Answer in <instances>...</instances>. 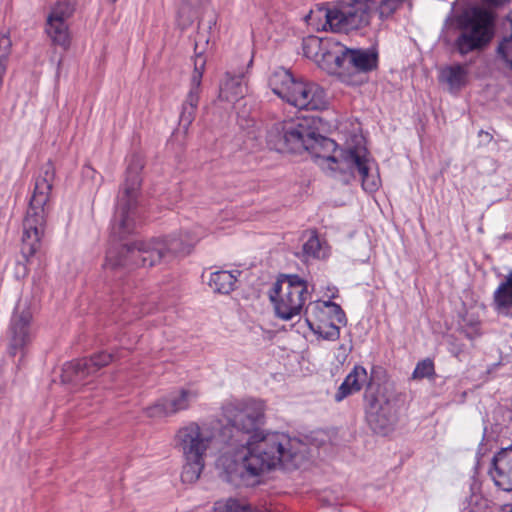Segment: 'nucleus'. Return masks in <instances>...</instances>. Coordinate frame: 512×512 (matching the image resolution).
<instances>
[{
	"label": "nucleus",
	"instance_id": "6",
	"mask_svg": "<svg viewBox=\"0 0 512 512\" xmlns=\"http://www.w3.org/2000/svg\"><path fill=\"white\" fill-rule=\"evenodd\" d=\"M459 33L454 49L461 56L479 54L484 51L496 32V15L483 7H472L464 11L457 20Z\"/></svg>",
	"mask_w": 512,
	"mask_h": 512
},
{
	"label": "nucleus",
	"instance_id": "36",
	"mask_svg": "<svg viewBox=\"0 0 512 512\" xmlns=\"http://www.w3.org/2000/svg\"><path fill=\"white\" fill-rule=\"evenodd\" d=\"M192 21H193V19L189 17L187 20H185V21L183 22V26H187V25L191 24V23H192Z\"/></svg>",
	"mask_w": 512,
	"mask_h": 512
},
{
	"label": "nucleus",
	"instance_id": "17",
	"mask_svg": "<svg viewBox=\"0 0 512 512\" xmlns=\"http://www.w3.org/2000/svg\"><path fill=\"white\" fill-rule=\"evenodd\" d=\"M205 66V59L198 55L195 60V68L191 75L190 89L182 105L180 125L187 130L194 121L201 92V81Z\"/></svg>",
	"mask_w": 512,
	"mask_h": 512
},
{
	"label": "nucleus",
	"instance_id": "21",
	"mask_svg": "<svg viewBox=\"0 0 512 512\" xmlns=\"http://www.w3.org/2000/svg\"><path fill=\"white\" fill-rule=\"evenodd\" d=\"M490 475L496 486L512 491V446L502 448L493 456Z\"/></svg>",
	"mask_w": 512,
	"mask_h": 512
},
{
	"label": "nucleus",
	"instance_id": "15",
	"mask_svg": "<svg viewBox=\"0 0 512 512\" xmlns=\"http://www.w3.org/2000/svg\"><path fill=\"white\" fill-rule=\"evenodd\" d=\"M75 12V3L71 0L55 2L47 15L45 32L54 45L68 48L70 33L68 20Z\"/></svg>",
	"mask_w": 512,
	"mask_h": 512
},
{
	"label": "nucleus",
	"instance_id": "25",
	"mask_svg": "<svg viewBox=\"0 0 512 512\" xmlns=\"http://www.w3.org/2000/svg\"><path fill=\"white\" fill-rule=\"evenodd\" d=\"M307 239L302 246L303 257L308 259H324L329 254V247L325 241H322L317 232L307 231L304 235Z\"/></svg>",
	"mask_w": 512,
	"mask_h": 512
},
{
	"label": "nucleus",
	"instance_id": "10",
	"mask_svg": "<svg viewBox=\"0 0 512 512\" xmlns=\"http://www.w3.org/2000/svg\"><path fill=\"white\" fill-rule=\"evenodd\" d=\"M306 282L297 275L278 280L269 293L276 316L284 321L300 315L307 300Z\"/></svg>",
	"mask_w": 512,
	"mask_h": 512
},
{
	"label": "nucleus",
	"instance_id": "26",
	"mask_svg": "<svg viewBox=\"0 0 512 512\" xmlns=\"http://www.w3.org/2000/svg\"><path fill=\"white\" fill-rule=\"evenodd\" d=\"M494 304L499 313L508 314L512 308V270L494 292Z\"/></svg>",
	"mask_w": 512,
	"mask_h": 512
},
{
	"label": "nucleus",
	"instance_id": "11",
	"mask_svg": "<svg viewBox=\"0 0 512 512\" xmlns=\"http://www.w3.org/2000/svg\"><path fill=\"white\" fill-rule=\"evenodd\" d=\"M224 415L231 425L226 430L232 432L234 429L236 433L229 437L228 445L236 438L247 439L259 433L258 429L264 422V403L254 399L230 402L224 407Z\"/></svg>",
	"mask_w": 512,
	"mask_h": 512
},
{
	"label": "nucleus",
	"instance_id": "32",
	"mask_svg": "<svg viewBox=\"0 0 512 512\" xmlns=\"http://www.w3.org/2000/svg\"><path fill=\"white\" fill-rule=\"evenodd\" d=\"M404 0H379L377 11L382 19L389 18L403 4ZM377 3V0L376 2Z\"/></svg>",
	"mask_w": 512,
	"mask_h": 512
},
{
	"label": "nucleus",
	"instance_id": "14",
	"mask_svg": "<svg viewBox=\"0 0 512 512\" xmlns=\"http://www.w3.org/2000/svg\"><path fill=\"white\" fill-rule=\"evenodd\" d=\"M33 337L32 312L28 302L20 300L15 306L8 330L9 354L15 356L23 352Z\"/></svg>",
	"mask_w": 512,
	"mask_h": 512
},
{
	"label": "nucleus",
	"instance_id": "7",
	"mask_svg": "<svg viewBox=\"0 0 512 512\" xmlns=\"http://www.w3.org/2000/svg\"><path fill=\"white\" fill-rule=\"evenodd\" d=\"M269 86L279 98L300 110H320L327 105L326 93L321 86L297 80L282 67L272 72Z\"/></svg>",
	"mask_w": 512,
	"mask_h": 512
},
{
	"label": "nucleus",
	"instance_id": "19",
	"mask_svg": "<svg viewBox=\"0 0 512 512\" xmlns=\"http://www.w3.org/2000/svg\"><path fill=\"white\" fill-rule=\"evenodd\" d=\"M198 393L190 389H182L177 394L160 399L152 406L145 409V413L151 418H161L186 410L197 399Z\"/></svg>",
	"mask_w": 512,
	"mask_h": 512
},
{
	"label": "nucleus",
	"instance_id": "35",
	"mask_svg": "<svg viewBox=\"0 0 512 512\" xmlns=\"http://www.w3.org/2000/svg\"><path fill=\"white\" fill-rule=\"evenodd\" d=\"M483 136H484L485 140H486V141H488V142H489V141H491V140H492V138H493V137H492V135H491L490 133H488V132H484L483 130H481V131L479 132V137H483Z\"/></svg>",
	"mask_w": 512,
	"mask_h": 512
},
{
	"label": "nucleus",
	"instance_id": "22",
	"mask_svg": "<svg viewBox=\"0 0 512 512\" xmlns=\"http://www.w3.org/2000/svg\"><path fill=\"white\" fill-rule=\"evenodd\" d=\"M370 384L374 383L367 370L363 366L356 365L339 386L334 399L336 402H341L349 395L359 392L364 386L367 388Z\"/></svg>",
	"mask_w": 512,
	"mask_h": 512
},
{
	"label": "nucleus",
	"instance_id": "8",
	"mask_svg": "<svg viewBox=\"0 0 512 512\" xmlns=\"http://www.w3.org/2000/svg\"><path fill=\"white\" fill-rule=\"evenodd\" d=\"M142 168V159L138 156H133L129 161L126 178L118 194L112 233L120 239L131 234L135 229L136 209L142 182L140 177Z\"/></svg>",
	"mask_w": 512,
	"mask_h": 512
},
{
	"label": "nucleus",
	"instance_id": "27",
	"mask_svg": "<svg viewBox=\"0 0 512 512\" xmlns=\"http://www.w3.org/2000/svg\"><path fill=\"white\" fill-rule=\"evenodd\" d=\"M236 275L229 271H215L210 274L208 285L218 293L227 294L234 289Z\"/></svg>",
	"mask_w": 512,
	"mask_h": 512
},
{
	"label": "nucleus",
	"instance_id": "23",
	"mask_svg": "<svg viewBox=\"0 0 512 512\" xmlns=\"http://www.w3.org/2000/svg\"><path fill=\"white\" fill-rule=\"evenodd\" d=\"M345 71L367 72L377 65V55L363 49L346 47Z\"/></svg>",
	"mask_w": 512,
	"mask_h": 512
},
{
	"label": "nucleus",
	"instance_id": "13",
	"mask_svg": "<svg viewBox=\"0 0 512 512\" xmlns=\"http://www.w3.org/2000/svg\"><path fill=\"white\" fill-rule=\"evenodd\" d=\"M217 431L206 423L190 422L179 428L175 434V447L183 456L205 458L215 445Z\"/></svg>",
	"mask_w": 512,
	"mask_h": 512
},
{
	"label": "nucleus",
	"instance_id": "18",
	"mask_svg": "<svg viewBox=\"0 0 512 512\" xmlns=\"http://www.w3.org/2000/svg\"><path fill=\"white\" fill-rule=\"evenodd\" d=\"M112 361L113 355L106 352L95 354L90 358L72 361L64 366L63 380L78 383Z\"/></svg>",
	"mask_w": 512,
	"mask_h": 512
},
{
	"label": "nucleus",
	"instance_id": "34",
	"mask_svg": "<svg viewBox=\"0 0 512 512\" xmlns=\"http://www.w3.org/2000/svg\"><path fill=\"white\" fill-rule=\"evenodd\" d=\"M487 5L494 6V7H500L507 3H509L510 0H483Z\"/></svg>",
	"mask_w": 512,
	"mask_h": 512
},
{
	"label": "nucleus",
	"instance_id": "31",
	"mask_svg": "<svg viewBox=\"0 0 512 512\" xmlns=\"http://www.w3.org/2000/svg\"><path fill=\"white\" fill-rule=\"evenodd\" d=\"M435 376L434 362L430 358L419 361L412 373V379L422 380L424 378H433Z\"/></svg>",
	"mask_w": 512,
	"mask_h": 512
},
{
	"label": "nucleus",
	"instance_id": "1",
	"mask_svg": "<svg viewBox=\"0 0 512 512\" xmlns=\"http://www.w3.org/2000/svg\"><path fill=\"white\" fill-rule=\"evenodd\" d=\"M306 458V444L296 438L279 432L255 433L247 439L232 440L218 458L217 466L228 482L236 484L245 473L259 476L277 467L293 470Z\"/></svg>",
	"mask_w": 512,
	"mask_h": 512
},
{
	"label": "nucleus",
	"instance_id": "29",
	"mask_svg": "<svg viewBox=\"0 0 512 512\" xmlns=\"http://www.w3.org/2000/svg\"><path fill=\"white\" fill-rule=\"evenodd\" d=\"M441 76L451 88H459L465 82L467 70L462 65L450 66L442 71Z\"/></svg>",
	"mask_w": 512,
	"mask_h": 512
},
{
	"label": "nucleus",
	"instance_id": "2",
	"mask_svg": "<svg viewBox=\"0 0 512 512\" xmlns=\"http://www.w3.org/2000/svg\"><path fill=\"white\" fill-rule=\"evenodd\" d=\"M307 141L304 152H308L316 160L328 161L332 164L331 170L349 173L354 178L358 177L366 192L373 193L380 187L381 180L377 165L363 145H347L338 155H335L336 142L320 135L318 130H315V134Z\"/></svg>",
	"mask_w": 512,
	"mask_h": 512
},
{
	"label": "nucleus",
	"instance_id": "12",
	"mask_svg": "<svg viewBox=\"0 0 512 512\" xmlns=\"http://www.w3.org/2000/svg\"><path fill=\"white\" fill-rule=\"evenodd\" d=\"M364 408L367 424L375 433L386 434L396 422L395 405L379 385H368Z\"/></svg>",
	"mask_w": 512,
	"mask_h": 512
},
{
	"label": "nucleus",
	"instance_id": "28",
	"mask_svg": "<svg viewBox=\"0 0 512 512\" xmlns=\"http://www.w3.org/2000/svg\"><path fill=\"white\" fill-rule=\"evenodd\" d=\"M184 464L181 479L184 483H195L205 467V458L183 456Z\"/></svg>",
	"mask_w": 512,
	"mask_h": 512
},
{
	"label": "nucleus",
	"instance_id": "16",
	"mask_svg": "<svg viewBox=\"0 0 512 512\" xmlns=\"http://www.w3.org/2000/svg\"><path fill=\"white\" fill-rule=\"evenodd\" d=\"M305 320L312 331L326 328L329 321L345 322V313L340 305L332 301H313L305 309Z\"/></svg>",
	"mask_w": 512,
	"mask_h": 512
},
{
	"label": "nucleus",
	"instance_id": "38",
	"mask_svg": "<svg viewBox=\"0 0 512 512\" xmlns=\"http://www.w3.org/2000/svg\"><path fill=\"white\" fill-rule=\"evenodd\" d=\"M109 1H110L111 3H114V2H116L117 0H109Z\"/></svg>",
	"mask_w": 512,
	"mask_h": 512
},
{
	"label": "nucleus",
	"instance_id": "3",
	"mask_svg": "<svg viewBox=\"0 0 512 512\" xmlns=\"http://www.w3.org/2000/svg\"><path fill=\"white\" fill-rule=\"evenodd\" d=\"M196 239L188 233L184 238H152L147 241H136L121 245L107 251L104 266L118 267H152L160 263H169L178 256L191 252Z\"/></svg>",
	"mask_w": 512,
	"mask_h": 512
},
{
	"label": "nucleus",
	"instance_id": "20",
	"mask_svg": "<svg viewBox=\"0 0 512 512\" xmlns=\"http://www.w3.org/2000/svg\"><path fill=\"white\" fill-rule=\"evenodd\" d=\"M315 45H321L320 55L317 59L319 66L329 73L345 71L346 46L334 40L319 42L317 39L310 41Z\"/></svg>",
	"mask_w": 512,
	"mask_h": 512
},
{
	"label": "nucleus",
	"instance_id": "9",
	"mask_svg": "<svg viewBox=\"0 0 512 512\" xmlns=\"http://www.w3.org/2000/svg\"><path fill=\"white\" fill-rule=\"evenodd\" d=\"M320 119L298 117L274 124L268 133V143L278 152L302 153L308 139L318 130Z\"/></svg>",
	"mask_w": 512,
	"mask_h": 512
},
{
	"label": "nucleus",
	"instance_id": "30",
	"mask_svg": "<svg viewBox=\"0 0 512 512\" xmlns=\"http://www.w3.org/2000/svg\"><path fill=\"white\" fill-rule=\"evenodd\" d=\"M496 55L506 67L512 69V34L499 41Z\"/></svg>",
	"mask_w": 512,
	"mask_h": 512
},
{
	"label": "nucleus",
	"instance_id": "37",
	"mask_svg": "<svg viewBox=\"0 0 512 512\" xmlns=\"http://www.w3.org/2000/svg\"><path fill=\"white\" fill-rule=\"evenodd\" d=\"M186 8L185 7H182L179 11V16L180 18L182 17L183 13L185 12Z\"/></svg>",
	"mask_w": 512,
	"mask_h": 512
},
{
	"label": "nucleus",
	"instance_id": "5",
	"mask_svg": "<svg viewBox=\"0 0 512 512\" xmlns=\"http://www.w3.org/2000/svg\"><path fill=\"white\" fill-rule=\"evenodd\" d=\"M369 0H350L317 5L305 17L308 25L317 31L348 33L369 24ZM376 2V0H370Z\"/></svg>",
	"mask_w": 512,
	"mask_h": 512
},
{
	"label": "nucleus",
	"instance_id": "24",
	"mask_svg": "<svg viewBox=\"0 0 512 512\" xmlns=\"http://www.w3.org/2000/svg\"><path fill=\"white\" fill-rule=\"evenodd\" d=\"M245 92L246 81L244 72H226L224 79L220 84V98L229 102H233L239 98H242Z\"/></svg>",
	"mask_w": 512,
	"mask_h": 512
},
{
	"label": "nucleus",
	"instance_id": "33",
	"mask_svg": "<svg viewBox=\"0 0 512 512\" xmlns=\"http://www.w3.org/2000/svg\"><path fill=\"white\" fill-rule=\"evenodd\" d=\"M327 340H335L339 337V327L334 324V321H329L326 328H321L319 331H313Z\"/></svg>",
	"mask_w": 512,
	"mask_h": 512
},
{
	"label": "nucleus",
	"instance_id": "4",
	"mask_svg": "<svg viewBox=\"0 0 512 512\" xmlns=\"http://www.w3.org/2000/svg\"><path fill=\"white\" fill-rule=\"evenodd\" d=\"M54 178L55 168L51 162H47L35 180L33 195L23 220L21 252L26 259L32 257L40 247L46 224V205L50 199Z\"/></svg>",
	"mask_w": 512,
	"mask_h": 512
}]
</instances>
